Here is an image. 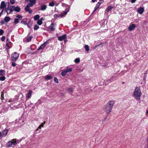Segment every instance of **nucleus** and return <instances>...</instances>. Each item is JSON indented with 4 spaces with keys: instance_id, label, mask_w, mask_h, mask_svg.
<instances>
[{
    "instance_id": "20",
    "label": "nucleus",
    "mask_w": 148,
    "mask_h": 148,
    "mask_svg": "<svg viewBox=\"0 0 148 148\" xmlns=\"http://www.w3.org/2000/svg\"><path fill=\"white\" fill-rule=\"evenodd\" d=\"M10 20V18L9 16H6L4 18V21L6 22L9 21Z\"/></svg>"
},
{
    "instance_id": "1",
    "label": "nucleus",
    "mask_w": 148,
    "mask_h": 148,
    "mask_svg": "<svg viewBox=\"0 0 148 148\" xmlns=\"http://www.w3.org/2000/svg\"><path fill=\"white\" fill-rule=\"evenodd\" d=\"M141 92L139 86L136 87L133 93V96L137 101L139 100L141 96Z\"/></svg>"
},
{
    "instance_id": "25",
    "label": "nucleus",
    "mask_w": 148,
    "mask_h": 148,
    "mask_svg": "<svg viewBox=\"0 0 148 148\" xmlns=\"http://www.w3.org/2000/svg\"><path fill=\"white\" fill-rule=\"evenodd\" d=\"M32 38V36H29V37H27V39H26V42H29V41H31Z\"/></svg>"
},
{
    "instance_id": "8",
    "label": "nucleus",
    "mask_w": 148,
    "mask_h": 148,
    "mask_svg": "<svg viewBox=\"0 0 148 148\" xmlns=\"http://www.w3.org/2000/svg\"><path fill=\"white\" fill-rule=\"evenodd\" d=\"M48 43L47 42H44L39 47V48L37 49L38 50H40V49H43L47 45Z\"/></svg>"
},
{
    "instance_id": "22",
    "label": "nucleus",
    "mask_w": 148,
    "mask_h": 148,
    "mask_svg": "<svg viewBox=\"0 0 148 148\" xmlns=\"http://www.w3.org/2000/svg\"><path fill=\"white\" fill-rule=\"evenodd\" d=\"M64 70L66 71V73H69L71 72L72 71V68H68Z\"/></svg>"
},
{
    "instance_id": "30",
    "label": "nucleus",
    "mask_w": 148,
    "mask_h": 148,
    "mask_svg": "<svg viewBox=\"0 0 148 148\" xmlns=\"http://www.w3.org/2000/svg\"><path fill=\"white\" fill-rule=\"evenodd\" d=\"M69 10H67L66 11H64L62 13V14L63 16H64L66 15L67 14V12H69Z\"/></svg>"
},
{
    "instance_id": "45",
    "label": "nucleus",
    "mask_w": 148,
    "mask_h": 148,
    "mask_svg": "<svg viewBox=\"0 0 148 148\" xmlns=\"http://www.w3.org/2000/svg\"><path fill=\"white\" fill-rule=\"evenodd\" d=\"M21 23H22L25 25H26L27 24V22L26 21H22Z\"/></svg>"
},
{
    "instance_id": "32",
    "label": "nucleus",
    "mask_w": 148,
    "mask_h": 148,
    "mask_svg": "<svg viewBox=\"0 0 148 148\" xmlns=\"http://www.w3.org/2000/svg\"><path fill=\"white\" fill-rule=\"evenodd\" d=\"M19 22V20L17 18H15L14 19V23L15 24L18 23Z\"/></svg>"
},
{
    "instance_id": "27",
    "label": "nucleus",
    "mask_w": 148,
    "mask_h": 148,
    "mask_svg": "<svg viewBox=\"0 0 148 148\" xmlns=\"http://www.w3.org/2000/svg\"><path fill=\"white\" fill-rule=\"evenodd\" d=\"M32 22L31 21H29L27 24L28 27L29 28H31L32 27Z\"/></svg>"
},
{
    "instance_id": "3",
    "label": "nucleus",
    "mask_w": 148,
    "mask_h": 148,
    "mask_svg": "<svg viewBox=\"0 0 148 148\" xmlns=\"http://www.w3.org/2000/svg\"><path fill=\"white\" fill-rule=\"evenodd\" d=\"M112 108L106 104L104 107L103 111L108 114H109L111 112Z\"/></svg>"
},
{
    "instance_id": "44",
    "label": "nucleus",
    "mask_w": 148,
    "mask_h": 148,
    "mask_svg": "<svg viewBox=\"0 0 148 148\" xmlns=\"http://www.w3.org/2000/svg\"><path fill=\"white\" fill-rule=\"evenodd\" d=\"M10 3L12 4H13L15 3V0H10Z\"/></svg>"
},
{
    "instance_id": "55",
    "label": "nucleus",
    "mask_w": 148,
    "mask_h": 148,
    "mask_svg": "<svg viewBox=\"0 0 148 148\" xmlns=\"http://www.w3.org/2000/svg\"><path fill=\"white\" fill-rule=\"evenodd\" d=\"M1 23L2 24H3L4 23V22L3 21H2L1 22Z\"/></svg>"
},
{
    "instance_id": "38",
    "label": "nucleus",
    "mask_w": 148,
    "mask_h": 148,
    "mask_svg": "<svg viewBox=\"0 0 148 148\" xmlns=\"http://www.w3.org/2000/svg\"><path fill=\"white\" fill-rule=\"evenodd\" d=\"M6 48L7 49H10V47L9 46V44L8 42H7L6 43Z\"/></svg>"
},
{
    "instance_id": "26",
    "label": "nucleus",
    "mask_w": 148,
    "mask_h": 148,
    "mask_svg": "<svg viewBox=\"0 0 148 148\" xmlns=\"http://www.w3.org/2000/svg\"><path fill=\"white\" fill-rule=\"evenodd\" d=\"M5 73V71L4 70H0V76L4 75Z\"/></svg>"
},
{
    "instance_id": "54",
    "label": "nucleus",
    "mask_w": 148,
    "mask_h": 148,
    "mask_svg": "<svg viewBox=\"0 0 148 148\" xmlns=\"http://www.w3.org/2000/svg\"><path fill=\"white\" fill-rule=\"evenodd\" d=\"M41 21H42L44 19L42 17L40 18V19H39Z\"/></svg>"
},
{
    "instance_id": "63",
    "label": "nucleus",
    "mask_w": 148,
    "mask_h": 148,
    "mask_svg": "<svg viewBox=\"0 0 148 148\" xmlns=\"http://www.w3.org/2000/svg\"><path fill=\"white\" fill-rule=\"evenodd\" d=\"M7 14H8V12L7 11Z\"/></svg>"
},
{
    "instance_id": "40",
    "label": "nucleus",
    "mask_w": 148,
    "mask_h": 148,
    "mask_svg": "<svg viewBox=\"0 0 148 148\" xmlns=\"http://www.w3.org/2000/svg\"><path fill=\"white\" fill-rule=\"evenodd\" d=\"M27 5L30 7H32L34 5L33 4H32L30 3H28Z\"/></svg>"
},
{
    "instance_id": "19",
    "label": "nucleus",
    "mask_w": 148,
    "mask_h": 148,
    "mask_svg": "<svg viewBox=\"0 0 148 148\" xmlns=\"http://www.w3.org/2000/svg\"><path fill=\"white\" fill-rule=\"evenodd\" d=\"M32 91L31 90L29 91V92L26 95V97L27 98L29 99L30 97L32 95Z\"/></svg>"
},
{
    "instance_id": "18",
    "label": "nucleus",
    "mask_w": 148,
    "mask_h": 148,
    "mask_svg": "<svg viewBox=\"0 0 148 148\" xmlns=\"http://www.w3.org/2000/svg\"><path fill=\"white\" fill-rule=\"evenodd\" d=\"M47 6L45 5H43L41 6L40 10L41 11H44L47 8Z\"/></svg>"
},
{
    "instance_id": "7",
    "label": "nucleus",
    "mask_w": 148,
    "mask_h": 148,
    "mask_svg": "<svg viewBox=\"0 0 148 148\" xmlns=\"http://www.w3.org/2000/svg\"><path fill=\"white\" fill-rule=\"evenodd\" d=\"M66 38V35L64 34L58 37V40L60 41H62L64 40Z\"/></svg>"
},
{
    "instance_id": "36",
    "label": "nucleus",
    "mask_w": 148,
    "mask_h": 148,
    "mask_svg": "<svg viewBox=\"0 0 148 148\" xmlns=\"http://www.w3.org/2000/svg\"><path fill=\"white\" fill-rule=\"evenodd\" d=\"M5 78L4 76H2L0 77V80L3 81L5 80Z\"/></svg>"
},
{
    "instance_id": "50",
    "label": "nucleus",
    "mask_w": 148,
    "mask_h": 148,
    "mask_svg": "<svg viewBox=\"0 0 148 148\" xmlns=\"http://www.w3.org/2000/svg\"><path fill=\"white\" fill-rule=\"evenodd\" d=\"M54 16L55 18H58V15L56 14H55L54 15Z\"/></svg>"
},
{
    "instance_id": "60",
    "label": "nucleus",
    "mask_w": 148,
    "mask_h": 148,
    "mask_svg": "<svg viewBox=\"0 0 148 148\" xmlns=\"http://www.w3.org/2000/svg\"><path fill=\"white\" fill-rule=\"evenodd\" d=\"M101 45V44H99V45H98V46H99L100 45Z\"/></svg>"
},
{
    "instance_id": "5",
    "label": "nucleus",
    "mask_w": 148,
    "mask_h": 148,
    "mask_svg": "<svg viewBox=\"0 0 148 148\" xmlns=\"http://www.w3.org/2000/svg\"><path fill=\"white\" fill-rule=\"evenodd\" d=\"M115 103V101L114 100H110L106 104L112 108L113 106Z\"/></svg>"
},
{
    "instance_id": "62",
    "label": "nucleus",
    "mask_w": 148,
    "mask_h": 148,
    "mask_svg": "<svg viewBox=\"0 0 148 148\" xmlns=\"http://www.w3.org/2000/svg\"><path fill=\"white\" fill-rule=\"evenodd\" d=\"M1 132H0V136H1Z\"/></svg>"
},
{
    "instance_id": "47",
    "label": "nucleus",
    "mask_w": 148,
    "mask_h": 148,
    "mask_svg": "<svg viewBox=\"0 0 148 148\" xmlns=\"http://www.w3.org/2000/svg\"><path fill=\"white\" fill-rule=\"evenodd\" d=\"M12 65L13 66H15L16 65V63L15 62H13L12 63Z\"/></svg>"
},
{
    "instance_id": "51",
    "label": "nucleus",
    "mask_w": 148,
    "mask_h": 148,
    "mask_svg": "<svg viewBox=\"0 0 148 148\" xmlns=\"http://www.w3.org/2000/svg\"><path fill=\"white\" fill-rule=\"evenodd\" d=\"M136 0H131V3H134L135 2Z\"/></svg>"
},
{
    "instance_id": "4",
    "label": "nucleus",
    "mask_w": 148,
    "mask_h": 148,
    "mask_svg": "<svg viewBox=\"0 0 148 148\" xmlns=\"http://www.w3.org/2000/svg\"><path fill=\"white\" fill-rule=\"evenodd\" d=\"M19 54L16 52L13 53L12 55V61H16L18 58Z\"/></svg>"
},
{
    "instance_id": "31",
    "label": "nucleus",
    "mask_w": 148,
    "mask_h": 148,
    "mask_svg": "<svg viewBox=\"0 0 148 148\" xmlns=\"http://www.w3.org/2000/svg\"><path fill=\"white\" fill-rule=\"evenodd\" d=\"M30 3L34 5L36 2V0H30Z\"/></svg>"
},
{
    "instance_id": "58",
    "label": "nucleus",
    "mask_w": 148,
    "mask_h": 148,
    "mask_svg": "<svg viewBox=\"0 0 148 148\" xmlns=\"http://www.w3.org/2000/svg\"><path fill=\"white\" fill-rule=\"evenodd\" d=\"M3 12V10L2 11H1V14L2 13V12Z\"/></svg>"
},
{
    "instance_id": "9",
    "label": "nucleus",
    "mask_w": 148,
    "mask_h": 148,
    "mask_svg": "<svg viewBox=\"0 0 148 148\" xmlns=\"http://www.w3.org/2000/svg\"><path fill=\"white\" fill-rule=\"evenodd\" d=\"M144 10V8L143 7L139 8L137 10V12L140 14H143Z\"/></svg>"
},
{
    "instance_id": "39",
    "label": "nucleus",
    "mask_w": 148,
    "mask_h": 148,
    "mask_svg": "<svg viewBox=\"0 0 148 148\" xmlns=\"http://www.w3.org/2000/svg\"><path fill=\"white\" fill-rule=\"evenodd\" d=\"M49 5L51 7H53L55 5V4L53 2L50 3L49 4Z\"/></svg>"
},
{
    "instance_id": "46",
    "label": "nucleus",
    "mask_w": 148,
    "mask_h": 148,
    "mask_svg": "<svg viewBox=\"0 0 148 148\" xmlns=\"http://www.w3.org/2000/svg\"><path fill=\"white\" fill-rule=\"evenodd\" d=\"M62 5L63 7H66L67 6V5L66 4L64 3H62Z\"/></svg>"
},
{
    "instance_id": "43",
    "label": "nucleus",
    "mask_w": 148,
    "mask_h": 148,
    "mask_svg": "<svg viewBox=\"0 0 148 148\" xmlns=\"http://www.w3.org/2000/svg\"><path fill=\"white\" fill-rule=\"evenodd\" d=\"M5 39V36H3L1 38V40L2 41H4Z\"/></svg>"
},
{
    "instance_id": "15",
    "label": "nucleus",
    "mask_w": 148,
    "mask_h": 148,
    "mask_svg": "<svg viewBox=\"0 0 148 148\" xmlns=\"http://www.w3.org/2000/svg\"><path fill=\"white\" fill-rule=\"evenodd\" d=\"M30 7L28 6L27 5H26V7L25 8V10L27 12H28L30 14H31L32 12V10H30Z\"/></svg>"
},
{
    "instance_id": "41",
    "label": "nucleus",
    "mask_w": 148,
    "mask_h": 148,
    "mask_svg": "<svg viewBox=\"0 0 148 148\" xmlns=\"http://www.w3.org/2000/svg\"><path fill=\"white\" fill-rule=\"evenodd\" d=\"M3 33H4L2 29H0V36L2 35L3 34Z\"/></svg>"
},
{
    "instance_id": "13",
    "label": "nucleus",
    "mask_w": 148,
    "mask_h": 148,
    "mask_svg": "<svg viewBox=\"0 0 148 148\" xmlns=\"http://www.w3.org/2000/svg\"><path fill=\"white\" fill-rule=\"evenodd\" d=\"M13 7L14 8V11L19 12L21 11L20 8L18 6L15 7L14 6H13Z\"/></svg>"
},
{
    "instance_id": "12",
    "label": "nucleus",
    "mask_w": 148,
    "mask_h": 148,
    "mask_svg": "<svg viewBox=\"0 0 148 148\" xmlns=\"http://www.w3.org/2000/svg\"><path fill=\"white\" fill-rule=\"evenodd\" d=\"M8 131V130H5L2 132L1 133V136H5L7 135Z\"/></svg>"
},
{
    "instance_id": "6",
    "label": "nucleus",
    "mask_w": 148,
    "mask_h": 148,
    "mask_svg": "<svg viewBox=\"0 0 148 148\" xmlns=\"http://www.w3.org/2000/svg\"><path fill=\"white\" fill-rule=\"evenodd\" d=\"M56 25L55 23H52L49 27V28L52 31H54L56 28Z\"/></svg>"
},
{
    "instance_id": "14",
    "label": "nucleus",
    "mask_w": 148,
    "mask_h": 148,
    "mask_svg": "<svg viewBox=\"0 0 148 148\" xmlns=\"http://www.w3.org/2000/svg\"><path fill=\"white\" fill-rule=\"evenodd\" d=\"M53 77L51 75H47L45 77V79L47 80H49L53 78Z\"/></svg>"
},
{
    "instance_id": "53",
    "label": "nucleus",
    "mask_w": 148,
    "mask_h": 148,
    "mask_svg": "<svg viewBox=\"0 0 148 148\" xmlns=\"http://www.w3.org/2000/svg\"><path fill=\"white\" fill-rule=\"evenodd\" d=\"M69 91L71 92L72 91V89L71 88H70L69 89Z\"/></svg>"
},
{
    "instance_id": "37",
    "label": "nucleus",
    "mask_w": 148,
    "mask_h": 148,
    "mask_svg": "<svg viewBox=\"0 0 148 148\" xmlns=\"http://www.w3.org/2000/svg\"><path fill=\"white\" fill-rule=\"evenodd\" d=\"M54 82L56 83H59L58 80L56 77H55L54 78Z\"/></svg>"
},
{
    "instance_id": "2",
    "label": "nucleus",
    "mask_w": 148,
    "mask_h": 148,
    "mask_svg": "<svg viewBox=\"0 0 148 148\" xmlns=\"http://www.w3.org/2000/svg\"><path fill=\"white\" fill-rule=\"evenodd\" d=\"M17 143V142L16 139H13L11 141L8 142L6 145L8 147H13L16 145Z\"/></svg>"
},
{
    "instance_id": "56",
    "label": "nucleus",
    "mask_w": 148,
    "mask_h": 148,
    "mask_svg": "<svg viewBox=\"0 0 148 148\" xmlns=\"http://www.w3.org/2000/svg\"><path fill=\"white\" fill-rule=\"evenodd\" d=\"M97 0H92V1L93 2H95Z\"/></svg>"
},
{
    "instance_id": "42",
    "label": "nucleus",
    "mask_w": 148,
    "mask_h": 148,
    "mask_svg": "<svg viewBox=\"0 0 148 148\" xmlns=\"http://www.w3.org/2000/svg\"><path fill=\"white\" fill-rule=\"evenodd\" d=\"M16 17L19 18V19H21L22 18V17L21 15H17Z\"/></svg>"
},
{
    "instance_id": "10",
    "label": "nucleus",
    "mask_w": 148,
    "mask_h": 148,
    "mask_svg": "<svg viewBox=\"0 0 148 148\" xmlns=\"http://www.w3.org/2000/svg\"><path fill=\"white\" fill-rule=\"evenodd\" d=\"M136 25L134 24H132L130 25L128 29L129 31H132L135 28Z\"/></svg>"
},
{
    "instance_id": "49",
    "label": "nucleus",
    "mask_w": 148,
    "mask_h": 148,
    "mask_svg": "<svg viewBox=\"0 0 148 148\" xmlns=\"http://www.w3.org/2000/svg\"><path fill=\"white\" fill-rule=\"evenodd\" d=\"M3 92H2L1 93V99H3Z\"/></svg>"
},
{
    "instance_id": "59",
    "label": "nucleus",
    "mask_w": 148,
    "mask_h": 148,
    "mask_svg": "<svg viewBox=\"0 0 148 148\" xmlns=\"http://www.w3.org/2000/svg\"><path fill=\"white\" fill-rule=\"evenodd\" d=\"M11 101H11V100H9V101H8V102H11Z\"/></svg>"
},
{
    "instance_id": "29",
    "label": "nucleus",
    "mask_w": 148,
    "mask_h": 148,
    "mask_svg": "<svg viewBox=\"0 0 148 148\" xmlns=\"http://www.w3.org/2000/svg\"><path fill=\"white\" fill-rule=\"evenodd\" d=\"M66 73L65 70H64L62 71V72L61 73V75L62 76H65L66 75Z\"/></svg>"
},
{
    "instance_id": "61",
    "label": "nucleus",
    "mask_w": 148,
    "mask_h": 148,
    "mask_svg": "<svg viewBox=\"0 0 148 148\" xmlns=\"http://www.w3.org/2000/svg\"><path fill=\"white\" fill-rule=\"evenodd\" d=\"M124 83V82H122V84H123Z\"/></svg>"
},
{
    "instance_id": "48",
    "label": "nucleus",
    "mask_w": 148,
    "mask_h": 148,
    "mask_svg": "<svg viewBox=\"0 0 148 148\" xmlns=\"http://www.w3.org/2000/svg\"><path fill=\"white\" fill-rule=\"evenodd\" d=\"M63 16L62 13L58 15V17H60L61 18H62Z\"/></svg>"
},
{
    "instance_id": "24",
    "label": "nucleus",
    "mask_w": 148,
    "mask_h": 148,
    "mask_svg": "<svg viewBox=\"0 0 148 148\" xmlns=\"http://www.w3.org/2000/svg\"><path fill=\"white\" fill-rule=\"evenodd\" d=\"M84 48L87 52H88L89 51V46L87 45H85L84 46Z\"/></svg>"
},
{
    "instance_id": "11",
    "label": "nucleus",
    "mask_w": 148,
    "mask_h": 148,
    "mask_svg": "<svg viewBox=\"0 0 148 148\" xmlns=\"http://www.w3.org/2000/svg\"><path fill=\"white\" fill-rule=\"evenodd\" d=\"M6 6V5L5 2L4 1H2L1 4L0 6V9H3L5 8Z\"/></svg>"
},
{
    "instance_id": "28",
    "label": "nucleus",
    "mask_w": 148,
    "mask_h": 148,
    "mask_svg": "<svg viewBox=\"0 0 148 148\" xmlns=\"http://www.w3.org/2000/svg\"><path fill=\"white\" fill-rule=\"evenodd\" d=\"M80 58H77L75 60L74 62L75 63H78L80 62Z\"/></svg>"
},
{
    "instance_id": "23",
    "label": "nucleus",
    "mask_w": 148,
    "mask_h": 148,
    "mask_svg": "<svg viewBox=\"0 0 148 148\" xmlns=\"http://www.w3.org/2000/svg\"><path fill=\"white\" fill-rule=\"evenodd\" d=\"M40 17L39 15L38 14L35 15L34 17V19L35 21H36L38 20Z\"/></svg>"
},
{
    "instance_id": "21",
    "label": "nucleus",
    "mask_w": 148,
    "mask_h": 148,
    "mask_svg": "<svg viewBox=\"0 0 148 148\" xmlns=\"http://www.w3.org/2000/svg\"><path fill=\"white\" fill-rule=\"evenodd\" d=\"M113 8V7L112 6H109L106 9V11L107 12H108L111 10Z\"/></svg>"
},
{
    "instance_id": "16",
    "label": "nucleus",
    "mask_w": 148,
    "mask_h": 148,
    "mask_svg": "<svg viewBox=\"0 0 148 148\" xmlns=\"http://www.w3.org/2000/svg\"><path fill=\"white\" fill-rule=\"evenodd\" d=\"M46 123V121H44L43 123H42L41 125H39V126L38 127L37 129L36 130V131H38L39 129H41L42 127H43L44 126V125Z\"/></svg>"
},
{
    "instance_id": "33",
    "label": "nucleus",
    "mask_w": 148,
    "mask_h": 148,
    "mask_svg": "<svg viewBox=\"0 0 148 148\" xmlns=\"http://www.w3.org/2000/svg\"><path fill=\"white\" fill-rule=\"evenodd\" d=\"M37 24L39 25H41L42 23V21L39 20L37 22Z\"/></svg>"
},
{
    "instance_id": "35",
    "label": "nucleus",
    "mask_w": 148,
    "mask_h": 148,
    "mask_svg": "<svg viewBox=\"0 0 148 148\" xmlns=\"http://www.w3.org/2000/svg\"><path fill=\"white\" fill-rule=\"evenodd\" d=\"M8 10L10 11V12H12L14 11V8L13 7V6H12L11 8L9 9Z\"/></svg>"
},
{
    "instance_id": "52",
    "label": "nucleus",
    "mask_w": 148,
    "mask_h": 148,
    "mask_svg": "<svg viewBox=\"0 0 148 148\" xmlns=\"http://www.w3.org/2000/svg\"><path fill=\"white\" fill-rule=\"evenodd\" d=\"M9 41V39H7V42H8L9 44L10 43V42Z\"/></svg>"
},
{
    "instance_id": "57",
    "label": "nucleus",
    "mask_w": 148,
    "mask_h": 148,
    "mask_svg": "<svg viewBox=\"0 0 148 148\" xmlns=\"http://www.w3.org/2000/svg\"><path fill=\"white\" fill-rule=\"evenodd\" d=\"M146 113L148 114V110L146 111Z\"/></svg>"
},
{
    "instance_id": "17",
    "label": "nucleus",
    "mask_w": 148,
    "mask_h": 148,
    "mask_svg": "<svg viewBox=\"0 0 148 148\" xmlns=\"http://www.w3.org/2000/svg\"><path fill=\"white\" fill-rule=\"evenodd\" d=\"M101 3H100L99 2H98L96 6L95 7L94 10L93 12H95L98 8L99 7V6Z\"/></svg>"
},
{
    "instance_id": "34",
    "label": "nucleus",
    "mask_w": 148,
    "mask_h": 148,
    "mask_svg": "<svg viewBox=\"0 0 148 148\" xmlns=\"http://www.w3.org/2000/svg\"><path fill=\"white\" fill-rule=\"evenodd\" d=\"M39 27L37 25H35L34 27V30H37L39 28Z\"/></svg>"
}]
</instances>
